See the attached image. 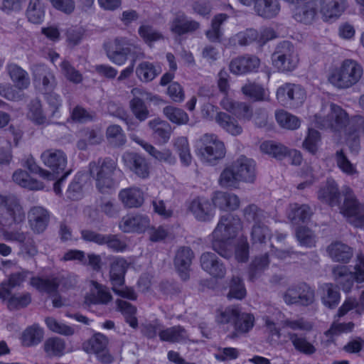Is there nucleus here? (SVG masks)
Segmentation results:
<instances>
[{
  "label": "nucleus",
  "instance_id": "nucleus-1",
  "mask_svg": "<svg viewBox=\"0 0 364 364\" xmlns=\"http://www.w3.org/2000/svg\"><path fill=\"white\" fill-rule=\"evenodd\" d=\"M239 219L232 214L223 215L211 234L212 248L225 259L232 256L230 241L237 233Z\"/></svg>",
  "mask_w": 364,
  "mask_h": 364
},
{
  "label": "nucleus",
  "instance_id": "nucleus-2",
  "mask_svg": "<svg viewBox=\"0 0 364 364\" xmlns=\"http://www.w3.org/2000/svg\"><path fill=\"white\" fill-rule=\"evenodd\" d=\"M217 321L233 328L234 332L230 336L233 338L238 333L249 332L254 326L255 317L251 314L242 312L237 306H230L220 312L217 316Z\"/></svg>",
  "mask_w": 364,
  "mask_h": 364
},
{
  "label": "nucleus",
  "instance_id": "nucleus-3",
  "mask_svg": "<svg viewBox=\"0 0 364 364\" xmlns=\"http://www.w3.org/2000/svg\"><path fill=\"white\" fill-rule=\"evenodd\" d=\"M363 68L356 60H344L330 76L329 81L339 89H347L356 85L362 78Z\"/></svg>",
  "mask_w": 364,
  "mask_h": 364
},
{
  "label": "nucleus",
  "instance_id": "nucleus-4",
  "mask_svg": "<svg viewBox=\"0 0 364 364\" xmlns=\"http://www.w3.org/2000/svg\"><path fill=\"white\" fill-rule=\"evenodd\" d=\"M116 169L115 161L109 158L105 159L100 166L94 162L90 164V176L95 179L96 188L100 193H109L115 188L113 176Z\"/></svg>",
  "mask_w": 364,
  "mask_h": 364
},
{
  "label": "nucleus",
  "instance_id": "nucleus-5",
  "mask_svg": "<svg viewBox=\"0 0 364 364\" xmlns=\"http://www.w3.org/2000/svg\"><path fill=\"white\" fill-rule=\"evenodd\" d=\"M354 269L353 272H350L345 266H336L333 269L332 274L337 287H340L346 293L351 291L355 281L357 283L364 282V256L363 255H358Z\"/></svg>",
  "mask_w": 364,
  "mask_h": 364
},
{
  "label": "nucleus",
  "instance_id": "nucleus-6",
  "mask_svg": "<svg viewBox=\"0 0 364 364\" xmlns=\"http://www.w3.org/2000/svg\"><path fill=\"white\" fill-rule=\"evenodd\" d=\"M272 61L273 66L279 72L287 73L296 68L299 58L292 43L284 41L277 45L272 54Z\"/></svg>",
  "mask_w": 364,
  "mask_h": 364
},
{
  "label": "nucleus",
  "instance_id": "nucleus-7",
  "mask_svg": "<svg viewBox=\"0 0 364 364\" xmlns=\"http://www.w3.org/2000/svg\"><path fill=\"white\" fill-rule=\"evenodd\" d=\"M198 155L203 162L215 164L225 156V145L216 135L205 134L199 140Z\"/></svg>",
  "mask_w": 364,
  "mask_h": 364
},
{
  "label": "nucleus",
  "instance_id": "nucleus-8",
  "mask_svg": "<svg viewBox=\"0 0 364 364\" xmlns=\"http://www.w3.org/2000/svg\"><path fill=\"white\" fill-rule=\"evenodd\" d=\"M107 55L114 63L121 65L127 60V55L134 52L136 57H144L141 49L129 43L126 38L117 37L105 45Z\"/></svg>",
  "mask_w": 364,
  "mask_h": 364
},
{
  "label": "nucleus",
  "instance_id": "nucleus-9",
  "mask_svg": "<svg viewBox=\"0 0 364 364\" xmlns=\"http://www.w3.org/2000/svg\"><path fill=\"white\" fill-rule=\"evenodd\" d=\"M276 97L279 102L283 106L297 108L304 102L306 94L301 85L286 82L277 88Z\"/></svg>",
  "mask_w": 364,
  "mask_h": 364
},
{
  "label": "nucleus",
  "instance_id": "nucleus-10",
  "mask_svg": "<svg viewBox=\"0 0 364 364\" xmlns=\"http://www.w3.org/2000/svg\"><path fill=\"white\" fill-rule=\"evenodd\" d=\"M345 200L341 208V213L348 217L350 223L355 227L364 225V205L360 204L349 187L343 189Z\"/></svg>",
  "mask_w": 364,
  "mask_h": 364
},
{
  "label": "nucleus",
  "instance_id": "nucleus-11",
  "mask_svg": "<svg viewBox=\"0 0 364 364\" xmlns=\"http://www.w3.org/2000/svg\"><path fill=\"white\" fill-rule=\"evenodd\" d=\"M316 117L318 127L329 129L333 132H340L348 123V114L341 107L334 104H331L330 111L326 117Z\"/></svg>",
  "mask_w": 364,
  "mask_h": 364
},
{
  "label": "nucleus",
  "instance_id": "nucleus-12",
  "mask_svg": "<svg viewBox=\"0 0 364 364\" xmlns=\"http://www.w3.org/2000/svg\"><path fill=\"white\" fill-rule=\"evenodd\" d=\"M315 292L308 284L301 282L289 287L283 294L287 304L309 306L314 301Z\"/></svg>",
  "mask_w": 364,
  "mask_h": 364
},
{
  "label": "nucleus",
  "instance_id": "nucleus-13",
  "mask_svg": "<svg viewBox=\"0 0 364 364\" xmlns=\"http://www.w3.org/2000/svg\"><path fill=\"white\" fill-rule=\"evenodd\" d=\"M41 158L44 165L50 169L53 180L56 178L55 175L65 173L67 156L62 150L47 149L41 154Z\"/></svg>",
  "mask_w": 364,
  "mask_h": 364
},
{
  "label": "nucleus",
  "instance_id": "nucleus-14",
  "mask_svg": "<svg viewBox=\"0 0 364 364\" xmlns=\"http://www.w3.org/2000/svg\"><path fill=\"white\" fill-rule=\"evenodd\" d=\"M0 205L5 207L7 214L11 216V220L2 219L3 225L9 226L13 223H18L24 220L25 213L16 196L0 195Z\"/></svg>",
  "mask_w": 364,
  "mask_h": 364
},
{
  "label": "nucleus",
  "instance_id": "nucleus-15",
  "mask_svg": "<svg viewBox=\"0 0 364 364\" xmlns=\"http://www.w3.org/2000/svg\"><path fill=\"white\" fill-rule=\"evenodd\" d=\"M124 165L132 173L141 178L149 176L150 167L146 159L135 152H125L122 156Z\"/></svg>",
  "mask_w": 364,
  "mask_h": 364
},
{
  "label": "nucleus",
  "instance_id": "nucleus-16",
  "mask_svg": "<svg viewBox=\"0 0 364 364\" xmlns=\"http://www.w3.org/2000/svg\"><path fill=\"white\" fill-rule=\"evenodd\" d=\"M200 262L201 268L213 278L223 279L225 277L226 267L215 253H203L200 257Z\"/></svg>",
  "mask_w": 364,
  "mask_h": 364
},
{
  "label": "nucleus",
  "instance_id": "nucleus-17",
  "mask_svg": "<svg viewBox=\"0 0 364 364\" xmlns=\"http://www.w3.org/2000/svg\"><path fill=\"white\" fill-rule=\"evenodd\" d=\"M150 225V220L146 215L128 214L119 222V228L124 232H143Z\"/></svg>",
  "mask_w": 364,
  "mask_h": 364
},
{
  "label": "nucleus",
  "instance_id": "nucleus-18",
  "mask_svg": "<svg viewBox=\"0 0 364 364\" xmlns=\"http://www.w3.org/2000/svg\"><path fill=\"white\" fill-rule=\"evenodd\" d=\"M188 210L194 218L200 222L210 221L215 215V208L213 203L205 198L198 197L190 203Z\"/></svg>",
  "mask_w": 364,
  "mask_h": 364
},
{
  "label": "nucleus",
  "instance_id": "nucleus-19",
  "mask_svg": "<svg viewBox=\"0 0 364 364\" xmlns=\"http://www.w3.org/2000/svg\"><path fill=\"white\" fill-rule=\"evenodd\" d=\"M232 165L240 181L254 183L256 178V164L253 159L240 156Z\"/></svg>",
  "mask_w": 364,
  "mask_h": 364
},
{
  "label": "nucleus",
  "instance_id": "nucleus-20",
  "mask_svg": "<svg viewBox=\"0 0 364 364\" xmlns=\"http://www.w3.org/2000/svg\"><path fill=\"white\" fill-rule=\"evenodd\" d=\"M28 221L32 231L40 234L46 230L50 221V214L41 206H33L28 213Z\"/></svg>",
  "mask_w": 364,
  "mask_h": 364
},
{
  "label": "nucleus",
  "instance_id": "nucleus-21",
  "mask_svg": "<svg viewBox=\"0 0 364 364\" xmlns=\"http://www.w3.org/2000/svg\"><path fill=\"white\" fill-rule=\"evenodd\" d=\"M33 80L41 82L45 92L53 91L57 85L53 72L44 64H35L31 68Z\"/></svg>",
  "mask_w": 364,
  "mask_h": 364
},
{
  "label": "nucleus",
  "instance_id": "nucleus-22",
  "mask_svg": "<svg viewBox=\"0 0 364 364\" xmlns=\"http://www.w3.org/2000/svg\"><path fill=\"white\" fill-rule=\"evenodd\" d=\"M260 60L255 55H242L232 59L229 68L231 73L242 75L252 72L259 66Z\"/></svg>",
  "mask_w": 364,
  "mask_h": 364
},
{
  "label": "nucleus",
  "instance_id": "nucleus-23",
  "mask_svg": "<svg viewBox=\"0 0 364 364\" xmlns=\"http://www.w3.org/2000/svg\"><path fill=\"white\" fill-rule=\"evenodd\" d=\"M194 254L188 247H180L175 255L174 265L181 278L186 281L189 278V270Z\"/></svg>",
  "mask_w": 364,
  "mask_h": 364
},
{
  "label": "nucleus",
  "instance_id": "nucleus-24",
  "mask_svg": "<svg viewBox=\"0 0 364 364\" xmlns=\"http://www.w3.org/2000/svg\"><path fill=\"white\" fill-rule=\"evenodd\" d=\"M200 27L198 22L190 20L181 12L176 14L170 22V30L172 33L182 36L188 33H192Z\"/></svg>",
  "mask_w": 364,
  "mask_h": 364
},
{
  "label": "nucleus",
  "instance_id": "nucleus-25",
  "mask_svg": "<svg viewBox=\"0 0 364 364\" xmlns=\"http://www.w3.org/2000/svg\"><path fill=\"white\" fill-rule=\"evenodd\" d=\"M320 12L326 21L336 20L347 7L346 0H320Z\"/></svg>",
  "mask_w": 364,
  "mask_h": 364
},
{
  "label": "nucleus",
  "instance_id": "nucleus-26",
  "mask_svg": "<svg viewBox=\"0 0 364 364\" xmlns=\"http://www.w3.org/2000/svg\"><path fill=\"white\" fill-rule=\"evenodd\" d=\"M294 18L300 23L309 25L317 18V3L315 0H310L296 6L294 11Z\"/></svg>",
  "mask_w": 364,
  "mask_h": 364
},
{
  "label": "nucleus",
  "instance_id": "nucleus-27",
  "mask_svg": "<svg viewBox=\"0 0 364 364\" xmlns=\"http://www.w3.org/2000/svg\"><path fill=\"white\" fill-rule=\"evenodd\" d=\"M331 259L336 262L348 263L353 255V249L340 241L331 242L326 248Z\"/></svg>",
  "mask_w": 364,
  "mask_h": 364
},
{
  "label": "nucleus",
  "instance_id": "nucleus-28",
  "mask_svg": "<svg viewBox=\"0 0 364 364\" xmlns=\"http://www.w3.org/2000/svg\"><path fill=\"white\" fill-rule=\"evenodd\" d=\"M119 199L124 206L128 208H139L144 202V193L137 187L121 190L119 193Z\"/></svg>",
  "mask_w": 364,
  "mask_h": 364
},
{
  "label": "nucleus",
  "instance_id": "nucleus-29",
  "mask_svg": "<svg viewBox=\"0 0 364 364\" xmlns=\"http://www.w3.org/2000/svg\"><path fill=\"white\" fill-rule=\"evenodd\" d=\"M28 274V271L21 270L10 274L7 280L0 284V299L5 301L9 297L14 289L21 287Z\"/></svg>",
  "mask_w": 364,
  "mask_h": 364
},
{
  "label": "nucleus",
  "instance_id": "nucleus-30",
  "mask_svg": "<svg viewBox=\"0 0 364 364\" xmlns=\"http://www.w3.org/2000/svg\"><path fill=\"white\" fill-rule=\"evenodd\" d=\"M129 264L122 257H115L110 263L109 280L112 287H122Z\"/></svg>",
  "mask_w": 364,
  "mask_h": 364
},
{
  "label": "nucleus",
  "instance_id": "nucleus-31",
  "mask_svg": "<svg viewBox=\"0 0 364 364\" xmlns=\"http://www.w3.org/2000/svg\"><path fill=\"white\" fill-rule=\"evenodd\" d=\"M214 208L218 207L223 210H235L240 206L239 198L233 193L217 191L212 198Z\"/></svg>",
  "mask_w": 364,
  "mask_h": 364
},
{
  "label": "nucleus",
  "instance_id": "nucleus-32",
  "mask_svg": "<svg viewBox=\"0 0 364 364\" xmlns=\"http://www.w3.org/2000/svg\"><path fill=\"white\" fill-rule=\"evenodd\" d=\"M6 70L16 88L19 90L28 88L31 80L27 71L15 63L9 64Z\"/></svg>",
  "mask_w": 364,
  "mask_h": 364
},
{
  "label": "nucleus",
  "instance_id": "nucleus-33",
  "mask_svg": "<svg viewBox=\"0 0 364 364\" xmlns=\"http://www.w3.org/2000/svg\"><path fill=\"white\" fill-rule=\"evenodd\" d=\"M321 300L328 309H335L340 302L341 294L336 284L323 283L320 287Z\"/></svg>",
  "mask_w": 364,
  "mask_h": 364
},
{
  "label": "nucleus",
  "instance_id": "nucleus-34",
  "mask_svg": "<svg viewBox=\"0 0 364 364\" xmlns=\"http://www.w3.org/2000/svg\"><path fill=\"white\" fill-rule=\"evenodd\" d=\"M318 198L331 206L338 205L340 193L333 179H328L325 185L320 188L318 191Z\"/></svg>",
  "mask_w": 364,
  "mask_h": 364
},
{
  "label": "nucleus",
  "instance_id": "nucleus-35",
  "mask_svg": "<svg viewBox=\"0 0 364 364\" xmlns=\"http://www.w3.org/2000/svg\"><path fill=\"white\" fill-rule=\"evenodd\" d=\"M159 338L164 342L181 343L188 340V334L184 327L178 325L162 329L159 331Z\"/></svg>",
  "mask_w": 364,
  "mask_h": 364
},
{
  "label": "nucleus",
  "instance_id": "nucleus-36",
  "mask_svg": "<svg viewBox=\"0 0 364 364\" xmlns=\"http://www.w3.org/2000/svg\"><path fill=\"white\" fill-rule=\"evenodd\" d=\"M269 264V259L267 254L255 257L247 269L248 280L253 282L258 279L267 269Z\"/></svg>",
  "mask_w": 364,
  "mask_h": 364
},
{
  "label": "nucleus",
  "instance_id": "nucleus-37",
  "mask_svg": "<svg viewBox=\"0 0 364 364\" xmlns=\"http://www.w3.org/2000/svg\"><path fill=\"white\" fill-rule=\"evenodd\" d=\"M91 284L94 289H92L90 294L87 296V301L93 304H107L112 301V296L108 287L95 281H91Z\"/></svg>",
  "mask_w": 364,
  "mask_h": 364
},
{
  "label": "nucleus",
  "instance_id": "nucleus-38",
  "mask_svg": "<svg viewBox=\"0 0 364 364\" xmlns=\"http://www.w3.org/2000/svg\"><path fill=\"white\" fill-rule=\"evenodd\" d=\"M139 144L147 151L153 158L161 163L168 165H173L176 162V158L172 151L166 148L157 149L151 144L144 141H139Z\"/></svg>",
  "mask_w": 364,
  "mask_h": 364
},
{
  "label": "nucleus",
  "instance_id": "nucleus-39",
  "mask_svg": "<svg viewBox=\"0 0 364 364\" xmlns=\"http://www.w3.org/2000/svg\"><path fill=\"white\" fill-rule=\"evenodd\" d=\"M30 284L39 291L53 295L57 294L59 287L57 277L42 278L35 277L31 279Z\"/></svg>",
  "mask_w": 364,
  "mask_h": 364
},
{
  "label": "nucleus",
  "instance_id": "nucleus-40",
  "mask_svg": "<svg viewBox=\"0 0 364 364\" xmlns=\"http://www.w3.org/2000/svg\"><path fill=\"white\" fill-rule=\"evenodd\" d=\"M258 38L259 32L255 29L248 28L230 37L228 41V44L232 47H236L237 46H246L255 41L258 42Z\"/></svg>",
  "mask_w": 364,
  "mask_h": 364
},
{
  "label": "nucleus",
  "instance_id": "nucleus-41",
  "mask_svg": "<svg viewBox=\"0 0 364 364\" xmlns=\"http://www.w3.org/2000/svg\"><path fill=\"white\" fill-rule=\"evenodd\" d=\"M255 9L259 16L272 18L278 14L280 6L276 0H258L255 5Z\"/></svg>",
  "mask_w": 364,
  "mask_h": 364
},
{
  "label": "nucleus",
  "instance_id": "nucleus-42",
  "mask_svg": "<svg viewBox=\"0 0 364 364\" xmlns=\"http://www.w3.org/2000/svg\"><path fill=\"white\" fill-rule=\"evenodd\" d=\"M247 290L243 279L237 275H233L228 282V293L227 298L229 300H242L245 298Z\"/></svg>",
  "mask_w": 364,
  "mask_h": 364
},
{
  "label": "nucleus",
  "instance_id": "nucleus-43",
  "mask_svg": "<svg viewBox=\"0 0 364 364\" xmlns=\"http://www.w3.org/2000/svg\"><path fill=\"white\" fill-rule=\"evenodd\" d=\"M12 178L16 183L30 190H41L44 187L43 183L32 178L26 171L21 169L16 171Z\"/></svg>",
  "mask_w": 364,
  "mask_h": 364
},
{
  "label": "nucleus",
  "instance_id": "nucleus-44",
  "mask_svg": "<svg viewBox=\"0 0 364 364\" xmlns=\"http://www.w3.org/2000/svg\"><path fill=\"white\" fill-rule=\"evenodd\" d=\"M215 119L223 129L232 135H239L242 132V128L237 121L225 112L218 113Z\"/></svg>",
  "mask_w": 364,
  "mask_h": 364
},
{
  "label": "nucleus",
  "instance_id": "nucleus-45",
  "mask_svg": "<svg viewBox=\"0 0 364 364\" xmlns=\"http://www.w3.org/2000/svg\"><path fill=\"white\" fill-rule=\"evenodd\" d=\"M29 117L32 121L37 124L52 123V117H50L48 111L44 113L42 110V105L38 100L31 101L29 107Z\"/></svg>",
  "mask_w": 364,
  "mask_h": 364
},
{
  "label": "nucleus",
  "instance_id": "nucleus-46",
  "mask_svg": "<svg viewBox=\"0 0 364 364\" xmlns=\"http://www.w3.org/2000/svg\"><path fill=\"white\" fill-rule=\"evenodd\" d=\"M288 338L291 341L294 348L305 355L314 354L316 348L313 344L309 342L306 337L295 333H289Z\"/></svg>",
  "mask_w": 364,
  "mask_h": 364
},
{
  "label": "nucleus",
  "instance_id": "nucleus-47",
  "mask_svg": "<svg viewBox=\"0 0 364 364\" xmlns=\"http://www.w3.org/2000/svg\"><path fill=\"white\" fill-rule=\"evenodd\" d=\"M43 338V330L38 325L28 327L23 333L22 343L25 346L30 347L40 343Z\"/></svg>",
  "mask_w": 364,
  "mask_h": 364
},
{
  "label": "nucleus",
  "instance_id": "nucleus-48",
  "mask_svg": "<svg viewBox=\"0 0 364 364\" xmlns=\"http://www.w3.org/2000/svg\"><path fill=\"white\" fill-rule=\"evenodd\" d=\"M173 146L179 156L182 164L185 166H188L192 161V156L187 138L185 136L176 138L174 141Z\"/></svg>",
  "mask_w": 364,
  "mask_h": 364
},
{
  "label": "nucleus",
  "instance_id": "nucleus-49",
  "mask_svg": "<svg viewBox=\"0 0 364 364\" xmlns=\"http://www.w3.org/2000/svg\"><path fill=\"white\" fill-rule=\"evenodd\" d=\"M106 138L109 144L113 147H119L126 142V136L120 126L112 124L106 130Z\"/></svg>",
  "mask_w": 364,
  "mask_h": 364
},
{
  "label": "nucleus",
  "instance_id": "nucleus-50",
  "mask_svg": "<svg viewBox=\"0 0 364 364\" xmlns=\"http://www.w3.org/2000/svg\"><path fill=\"white\" fill-rule=\"evenodd\" d=\"M311 215V209L308 205L294 203L291 205L289 218L296 223L299 222L304 223L310 219Z\"/></svg>",
  "mask_w": 364,
  "mask_h": 364
},
{
  "label": "nucleus",
  "instance_id": "nucleus-51",
  "mask_svg": "<svg viewBox=\"0 0 364 364\" xmlns=\"http://www.w3.org/2000/svg\"><path fill=\"white\" fill-rule=\"evenodd\" d=\"M149 127L153 130L155 137L166 143L171 136V127L168 123L159 119L149 121Z\"/></svg>",
  "mask_w": 364,
  "mask_h": 364
},
{
  "label": "nucleus",
  "instance_id": "nucleus-52",
  "mask_svg": "<svg viewBox=\"0 0 364 364\" xmlns=\"http://www.w3.org/2000/svg\"><path fill=\"white\" fill-rule=\"evenodd\" d=\"M260 149L263 153L269 154L278 160H282L287 155V148L285 146L272 141L262 143Z\"/></svg>",
  "mask_w": 364,
  "mask_h": 364
},
{
  "label": "nucleus",
  "instance_id": "nucleus-53",
  "mask_svg": "<svg viewBox=\"0 0 364 364\" xmlns=\"http://www.w3.org/2000/svg\"><path fill=\"white\" fill-rule=\"evenodd\" d=\"M117 307L125 318L127 323L134 328L138 326V321L136 317V308L128 301L118 299L117 301Z\"/></svg>",
  "mask_w": 364,
  "mask_h": 364
},
{
  "label": "nucleus",
  "instance_id": "nucleus-54",
  "mask_svg": "<svg viewBox=\"0 0 364 364\" xmlns=\"http://www.w3.org/2000/svg\"><path fill=\"white\" fill-rule=\"evenodd\" d=\"M275 117L277 123L284 129L293 130L299 128L300 126V119L284 110L277 111L275 114Z\"/></svg>",
  "mask_w": 364,
  "mask_h": 364
},
{
  "label": "nucleus",
  "instance_id": "nucleus-55",
  "mask_svg": "<svg viewBox=\"0 0 364 364\" xmlns=\"http://www.w3.org/2000/svg\"><path fill=\"white\" fill-rule=\"evenodd\" d=\"M108 339L102 333H95L85 346V350L95 355L107 348Z\"/></svg>",
  "mask_w": 364,
  "mask_h": 364
},
{
  "label": "nucleus",
  "instance_id": "nucleus-56",
  "mask_svg": "<svg viewBox=\"0 0 364 364\" xmlns=\"http://www.w3.org/2000/svg\"><path fill=\"white\" fill-rule=\"evenodd\" d=\"M243 215L247 223L254 224L263 223L267 218V213L255 204H250L243 209Z\"/></svg>",
  "mask_w": 364,
  "mask_h": 364
},
{
  "label": "nucleus",
  "instance_id": "nucleus-57",
  "mask_svg": "<svg viewBox=\"0 0 364 364\" xmlns=\"http://www.w3.org/2000/svg\"><path fill=\"white\" fill-rule=\"evenodd\" d=\"M272 233L269 228L263 223L254 224L252 227L250 237L252 243H265L271 238Z\"/></svg>",
  "mask_w": 364,
  "mask_h": 364
},
{
  "label": "nucleus",
  "instance_id": "nucleus-58",
  "mask_svg": "<svg viewBox=\"0 0 364 364\" xmlns=\"http://www.w3.org/2000/svg\"><path fill=\"white\" fill-rule=\"evenodd\" d=\"M26 15L28 21L33 23H41L43 21L45 11L39 0H30Z\"/></svg>",
  "mask_w": 364,
  "mask_h": 364
},
{
  "label": "nucleus",
  "instance_id": "nucleus-59",
  "mask_svg": "<svg viewBox=\"0 0 364 364\" xmlns=\"http://www.w3.org/2000/svg\"><path fill=\"white\" fill-rule=\"evenodd\" d=\"M163 112L168 119L178 125L185 124L189 120V117L185 111L173 106L165 107Z\"/></svg>",
  "mask_w": 364,
  "mask_h": 364
},
{
  "label": "nucleus",
  "instance_id": "nucleus-60",
  "mask_svg": "<svg viewBox=\"0 0 364 364\" xmlns=\"http://www.w3.org/2000/svg\"><path fill=\"white\" fill-rule=\"evenodd\" d=\"M65 348L64 341L58 337L50 338L44 343V350L48 356H61Z\"/></svg>",
  "mask_w": 364,
  "mask_h": 364
},
{
  "label": "nucleus",
  "instance_id": "nucleus-61",
  "mask_svg": "<svg viewBox=\"0 0 364 364\" xmlns=\"http://www.w3.org/2000/svg\"><path fill=\"white\" fill-rule=\"evenodd\" d=\"M295 235L301 246L312 247L316 245V235L309 228L304 226L297 228Z\"/></svg>",
  "mask_w": 364,
  "mask_h": 364
},
{
  "label": "nucleus",
  "instance_id": "nucleus-62",
  "mask_svg": "<svg viewBox=\"0 0 364 364\" xmlns=\"http://www.w3.org/2000/svg\"><path fill=\"white\" fill-rule=\"evenodd\" d=\"M240 182L232 164L223 171L219 179L220 185L225 188H237Z\"/></svg>",
  "mask_w": 364,
  "mask_h": 364
},
{
  "label": "nucleus",
  "instance_id": "nucleus-63",
  "mask_svg": "<svg viewBox=\"0 0 364 364\" xmlns=\"http://www.w3.org/2000/svg\"><path fill=\"white\" fill-rule=\"evenodd\" d=\"M241 92L246 97L255 101H263L265 100V91L259 84L247 82L241 87Z\"/></svg>",
  "mask_w": 364,
  "mask_h": 364
},
{
  "label": "nucleus",
  "instance_id": "nucleus-64",
  "mask_svg": "<svg viewBox=\"0 0 364 364\" xmlns=\"http://www.w3.org/2000/svg\"><path fill=\"white\" fill-rule=\"evenodd\" d=\"M138 77L143 82L153 80L159 74L155 66L149 62L141 63L136 69Z\"/></svg>",
  "mask_w": 364,
  "mask_h": 364
}]
</instances>
